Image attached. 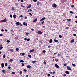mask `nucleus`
I'll return each instance as SVG.
<instances>
[{
    "instance_id": "nucleus-46",
    "label": "nucleus",
    "mask_w": 77,
    "mask_h": 77,
    "mask_svg": "<svg viewBox=\"0 0 77 77\" xmlns=\"http://www.w3.org/2000/svg\"><path fill=\"white\" fill-rule=\"evenodd\" d=\"M69 12L70 14H73V12L72 11H70Z\"/></svg>"
},
{
    "instance_id": "nucleus-25",
    "label": "nucleus",
    "mask_w": 77,
    "mask_h": 77,
    "mask_svg": "<svg viewBox=\"0 0 77 77\" xmlns=\"http://www.w3.org/2000/svg\"><path fill=\"white\" fill-rule=\"evenodd\" d=\"M42 52L43 53H45L46 52V51L45 50H43V51H42Z\"/></svg>"
},
{
    "instance_id": "nucleus-32",
    "label": "nucleus",
    "mask_w": 77,
    "mask_h": 77,
    "mask_svg": "<svg viewBox=\"0 0 77 77\" xmlns=\"http://www.w3.org/2000/svg\"><path fill=\"white\" fill-rule=\"evenodd\" d=\"M71 8H74V5H71Z\"/></svg>"
},
{
    "instance_id": "nucleus-61",
    "label": "nucleus",
    "mask_w": 77,
    "mask_h": 77,
    "mask_svg": "<svg viewBox=\"0 0 77 77\" xmlns=\"http://www.w3.org/2000/svg\"><path fill=\"white\" fill-rule=\"evenodd\" d=\"M5 32H8V30H7V29H5Z\"/></svg>"
},
{
    "instance_id": "nucleus-47",
    "label": "nucleus",
    "mask_w": 77,
    "mask_h": 77,
    "mask_svg": "<svg viewBox=\"0 0 77 77\" xmlns=\"http://www.w3.org/2000/svg\"><path fill=\"white\" fill-rule=\"evenodd\" d=\"M23 17L22 15H21L19 16V18H22Z\"/></svg>"
},
{
    "instance_id": "nucleus-26",
    "label": "nucleus",
    "mask_w": 77,
    "mask_h": 77,
    "mask_svg": "<svg viewBox=\"0 0 77 77\" xmlns=\"http://www.w3.org/2000/svg\"><path fill=\"white\" fill-rule=\"evenodd\" d=\"M28 57H29V58H31L32 57V56H31L30 54L28 55Z\"/></svg>"
},
{
    "instance_id": "nucleus-62",
    "label": "nucleus",
    "mask_w": 77,
    "mask_h": 77,
    "mask_svg": "<svg viewBox=\"0 0 77 77\" xmlns=\"http://www.w3.org/2000/svg\"><path fill=\"white\" fill-rule=\"evenodd\" d=\"M44 21H43L42 22V24H44Z\"/></svg>"
},
{
    "instance_id": "nucleus-52",
    "label": "nucleus",
    "mask_w": 77,
    "mask_h": 77,
    "mask_svg": "<svg viewBox=\"0 0 77 77\" xmlns=\"http://www.w3.org/2000/svg\"><path fill=\"white\" fill-rule=\"evenodd\" d=\"M22 71H20V74H22Z\"/></svg>"
},
{
    "instance_id": "nucleus-9",
    "label": "nucleus",
    "mask_w": 77,
    "mask_h": 77,
    "mask_svg": "<svg viewBox=\"0 0 77 77\" xmlns=\"http://www.w3.org/2000/svg\"><path fill=\"white\" fill-rule=\"evenodd\" d=\"M27 67L28 68L30 69L31 68V66L30 65H28L27 66Z\"/></svg>"
},
{
    "instance_id": "nucleus-63",
    "label": "nucleus",
    "mask_w": 77,
    "mask_h": 77,
    "mask_svg": "<svg viewBox=\"0 0 77 77\" xmlns=\"http://www.w3.org/2000/svg\"><path fill=\"white\" fill-rule=\"evenodd\" d=\"M8 69H11V66H9L8 67Z\"/></svg>"
},
{
    "instance_id": "nucleus-35",
    "label": "nucleus",
    "mask_w": 77,
    "mask_h": 77,
    "mask_svg": "<svg viewBox=\"0 0 77 77\" xmlns=\"http://www.w3.org/2000/svg\"><path fill=\"white\" fill-rule=\"evenodd\" d=\"M6 42L8 43H9V42H10V41H9V40H8Z\"/></svg>"
},
{
    "instance_id": "nucleus-48",
    "label": "nucleus",
    "mask_w": 77,
    "mask_h": 77,
    "mask_svg": "<svg viewBox=\"0 0 77 77\" xmlns=\"http://www.w3.org/2000/svg\"><path fill=\"white\" fill-rule=\"evenodd\" d=\"M39 42H40V43L41 44H42L43 42H42V41H40Z\"/></svg>"
},
{
    "instance_id": "nucleus-1",
    "label": "nucleus",
    "mask_w": 77,
    "mask_h": 77,
    "mask_svg": "<svg viewBox=\"0 0 77 77\" xmlns=\"http://www.w3.org/2000/svg\"><path fill=\"white\" fill-rule=\"evenodd\" d=\"M1 21L2 22V23L6 22V21H7V20L6 19V18H5V19L1 20Z\"/></svg>"
},
{
    "instance_id": "nucleus-40",
    "label": "nucleus",
    "mask_w": 77,
    "mask_h": 77,
    "mask_svg": "<svg viewBox=\"0 0 77 77\" xmlns=\"http://www.w3.org/2000/svg\"><path fill=\"white\" fill-rule=\"evenodd\" d=\"M23 71L24 72H27V70H26V69H24Z\"/></svg>"
},
{
    "instance_id": "nucleus-3",
    "label": "nucleus",
    "mask_w": 77,
    "mask_h": 77,
    "mask_svg": "<svg viewBox=\"0 0 77 77\" xmlns=\"http://www.w3.org/2000/svg\"><path fill=\"white\" fill-rule=\"evenodd\" d=\"M37 33L39 35H42V32L41 31H38L37 32Z\"/></svg>"
},
{
    "instance_id": "nucleus-17",
    "label": "nucleus",
    "mask_w": 77,
    "mask_h": 77,
    "mask_svg": "<svg viewBox=\"0 0 77 77\" xmlns=\"http://www.w3.org/2000/svg\"><path fill=\"white\" fill-rule=\"evenodd\" d=\"M2 72H3V73H5V72H6V70H2Z\"/></svg>"
},
{
    "instance_id": "nucleus-34",
    "label": "nucleus",
    "mask_w": 77,
    "mask_h": 77,
    "mask_svg": "<svg viewBox=\"0 0 77 77\" xmlns=\"http://www.w3.org/2000/svg\"><path fill=\"white\" fill-rule=\"evenodd\" d=\"M71 20L70 19H67V21H71Z\"/></svg>"
},
{
    "instance_id": "nucleus-44",
    "label": "nucleus",
    "mask_w": 77,
    "mask_h": 77,
    "mask_svg": "<svg viewBox=\"0 0 77 77\" xmlns=\"http://www.w3.org/2000/svg\"><path fill=\"white\" fill-rule=\"evenodd\" d=\"M20 62H24V60H20Z\"/></svg>"
},
{
    "instance_id": "nucleus-43",
    "label": "nucleus",
    "mask_w": 77,
    "mask_h": 77,
    "mask_svg": "<svg viewBox=\"0 0 77 77\" xmlns=\"http://www.w3.org/2000/svg\"><path fill=\"white\" fill-rule=\"evenodd\" d=\"M5 66H8V63H5Z\"/></svg>"
},
{
    "instance_id": "nucleus-11",
    "label": "nucleus",
    "mask_w": 77,
    "mask_h": 77,
    "mask_svg": "<svg viewBox=\"0 0 77 77\" xmlns=\"http://www.w3.org/2000/svg\"><path fill=\"white\" fill-rule=\"evenodd\" d=\"M35 51V50L34 49H32L30 51H29V53H32V52H33V51Z\"/></svg>"
},
{
    "instance_id": "nucleus-36",
    "label": "nucleus",
    "mask_w": 77,
    "mask_h": 77,
    "mask_svg": "<svg viewBox=\"0 0 77 77\" xmlns=\"http://www.w3.org/2000/svg\"><path fill=\"white\" fill-rule=\"evenodd\" d=\"M27 41L28 42H29V41H30V38H29L28 39H27Z\"/></svg>"
},
{
    "instance_id": "nucleus-49",
    "label": "nucleus",
    "mask_w": 77,
    "mask_h": 77,
    "mask_svg": "<svg viewBox=\"0 0 77 77\" xmlns=\"http://www.w3.org/2000/svg\"><path fill=\"white\" fill-rule=\"evenodd\" d=\"M55 73H56V72L54 71L52 73L53 75H54V74H55Z\"/></svg>"
},
{
    "instance_id": "nucleus-23",
    "label": "nucleus",
    "mask_w": 77,
    "mask_h": 77,
    "mask_svg": "<svg viewBox=\"0 0 77 77\" xmlns=\"http://www.w3.org/2000/svg\"><path fill=\"white\" fill-rule=\"evenodd\" d=\"M55 60L56 62H58V60H59L57 58H55Z\"/></svg>"
},
{
    "instance_id": "nucleus-50",
    "label": "nucleus",
    "mask_w": 77,
    "mask_h": 77,
    "mask_svg": "<svg viewBox=\"0 0 77 77\" xmlns=\"http://www.w3.org/2000/svg\"><path fill=\"white\" fill-rule=\"evenodd\" d=\"M66 74H64L63 75V77H66Z\"/></svg>"
},
{
    "instance_id": "nucleus-15",
    "label": "nucleus",
    "mask_w": 77,
    "mask_h": 77,
    "mask_svg": "<svg viewBox=\"0 0 77 77\" xmlns=\"http://www.w3.org/2000/svg\"><path fill=\"white\" fill-rule=\"evenodd\" d=\"M52 41H53V40H52V39H51L49 40V43H52Z\"/></svg>"
},
{
    "instance_id": "nucleus-16",
    "label": "nucleus",
    "mask_w": 77,
    "mask_h": 77,
    "mask_svg": "<svg viewBox=\"0 0 77 77\" xmlns=\"http://www.w3.org/2000/svg\"><path fill=\"white\" fill-rule=\"evenodd\" d=\"M74 42V39L70 41L71 43H72V42Z\"/></svg>"
},
{
    "instance_id": "nucleus-60",
    "label": "nucleus",
    "mask_w": 77,
    "mask_h": 77,
    "mask_svg": "<svg viewBox=\"0 0 77 77\" xmlns=\"http://www.w3.org/2000/svg\"><path fill=\"white\" fill-rule=\"evenodd\" d=\"M1 31H2V32H4V29H2L1 30Z\"/></svg>"
},
{
    "instance_id": "nucleus-12",
    "label": "nucleus",
    "mask_w": 77,
    "mask_h": 77,
    "mask_svg": "<svg viewBox=\"0 0 77 77\" xmlns=\"http://www.w3.org/2000/svg\"><path fill=\"white\" fill-rule=\"evenodd\" d=\"M39 5H40V2L39 1L37 2V6H39Z\"/></svg>"
},
{
    "instance_id": "nucleus-24",
    "label": "nucleus",
    "mask_w": 77,
    "mask_h": 77,
    "mask_svg": "<svg viewBox=\"0 0 77 77\" xmlns=\"http://www.w3.org/2000/svg\"><path fill=\"white\" fill-rule=\"evenodd\" d=\"M18 39V37H16L14 39Z\"/></svg>"
},
{
    "instance_id": "nucleus-20",
    "label": "nucleus",
    "mask_w": 77,
    "mask_h": 77,
    "mask_svg": "<svg viewBox=\"0 0 77 77\" xmlns=\"http://www.w3.org/2000/svg\"><path fill=\"white\" fill-rule=\"evenodd\" d=\"M54 41L56 42H58V40H57L54 39Z\"/></svg>"
},
{
    "instance_id": "nucleus-54",
    "label": "nucleus",
    "mask_w": 77,
    "mask_h": 77,
    "mask_svg": "<svg viewBox=\"0 0 77 77\" xmlns=\"http://www.w3.org/2000/svg\"><path fill=\"white\" fill-rule=\"evenodd\" d=\"M73 36H77V35H76L75 34H73Z\"/></svg>"
},
{
    "instance_id": "nucleus-51",
    "label": "nucleus",
    "mask_w": 77,
    "mask_h": 77,
    "mask_svg": "<svg viewBox=\"0 0 77 77\" xmlns=\"http://www.w3.org/2000/svg\"><path fill=\"white\" fill-rule=\"evenodd\" d=\"M48 77H50V74L49 73H48Z\"/></svg>"
},
{
    "instance_id": "nucleus-7",
    "label": "nucleus",
    "mask_w": 77,
    "mask_h": 77,
    "mask_svg": "<svg viewBox=\"0 0 77 77\" xmlns=\"http://www.w3.org/2000/svg\"><path fill=\"white\" fill-rule=\"evenodd\" d=\"M31 6H32V5H31V4H29V5L27 7V9H29V8H31Z\"/></svg>"
},
{
    "instance_id": "nucleus-28",
    "label": "nucleus",
    "mask_w": 77,
    "mask_h": 77,
    "mask_svg": "<svg viewBox=\"0 0 77 77\" xmlns=\"http://www.w3.org/2000/svg\"><path fill=\"white\" fill-rule=\"evenodd\" d=\"M72 65L73 66L75 67L76 66V65L74 64H72Z\"/></svg>"
},
{
    "instance_id": "nucleus-22",
    "label": "nucleus",
    "mask_w": 77,
    "mask_h": 77,
    "mask_svg": "<svg viewBox=\"0 0 77 77\" xmlns=\"http://www.w3.org/2000/svg\"><path fill=\"white\" fill-rule=\"evenodd\" d=\"M36 62H37V61L36 60L35 61H32V63H35Z\"/></svg>"
},
{
    "instance_id": "nucleus-33",
    "label": "nucleus",
    "mask_w": 77,
    "mask_h": 77,
    "mask_svg": "<svg viewBox=\"0 0 77 77\" xmlns=\"http://www.w3.org/2000/svg\"><path fill=\"white\" fill-rule=\"evenodd\" d=\"M69 28V27H66L65 28L66 30H68V28Z\"/></svg>"
},
{
    "instance_id": "nucleus-21",
    "label": "nucleus",
    "mask_w": 77,
    "mask_h": 77,
    "mask_svg": "<svg viewBox=\"0 0 77 77\" xmlns=\"http://www.w3.org/2000/svg\"><path fill=\"white\" fill-rule=\"evenodd\" d=\"M60 54H59H59H57L58 56H60V55H61V54H62L61 53V52H60Z\"/></svg>"
},
{
    "instance_id": "nucleus-64",
    "label": "nucleus",
    "mask_w": 77,
    "mask_h": 77,
    "mask_svg": "<svg viewBox=\"0 0 77 77\" xmlns=\"http://www.w3.org/2000/svg\"><path fill=\"white\" fill-rule=\"evenodd\" d=\"M12 74H15V72H12Z\"/></svg>"
},
{
    "instance_id": "nucleus-10",
    "label": "nucleus",
    "mask_w": 77,
    "mask_h": 77,
    "mask_svg": "<svg viewBox=\"0 0 77 77\" xmlns=\"http://www.w3.org/2000/svg\"><path fill=\"white\" fill-rule=\"evenodd\" d=\"M13 17L14 18V19H15V18H17V15L15 14H14L13 15Z\"/></svg>"
},
{
    "instance_id": "nucleus-13",
    "label": "nucleus",
    "mask_w": 77,
    "mask_h": 77,
    "mask_svg": "<svg viewBox=\"0 0 77 77\" xmlns=\"http://www.w3.org/2000/svg\"><path fill=\"white\" fill-rule=\"evenodd\" d=\"M38 20V19L37 18L35 19L33 21V23H35V22H36V21Z\"/></svg>"
},
{
    "instance_id": "nucleus-2",
    "label": "nucleus",
    "mask_w": 77,
    "mask_h": 77,
    "mask_svg": "<svg viewBox=\"0 0 77 77\" xmlns=\"http://www.w3.org/2000/svg\"><path fill=\"white\" fill-rule=\"evenodd\" d=\"M52 7H53V8H56L57 7V5H56V4L54 3L53 4Z\"/></svg>"
},
{
    "instance_id": "nucleus-39",
    "label": "nucleus",
    "mask_w": 77,
    "mask_h": 77,
    "mask_svg": "<svg viewBox=\"0 0 77 77\" xmlns=\"http://www.w3.org/2000/svg\"><path fill=\"white\" fill-rule=\"evenodd\" d=\"M60 38H62V35H60L59 36Z\"/></svg>"
},
{
    "instance_id": "nucleus-53",
    "label": "nucleus",
    "mask_w": 77,
    "mask_h": 77,
    "mask_svg": "<svg viewBox=\"0 0 77 77\" xmlns=\"http://www.w3.org/2000/svg\"><path fill=\"white\" fill-rule=\"evenodd\" d=\"M64 66H66L67 65V64L66 63H64L63 64Z\"/></svg>"
},
{
    "instance_id": "nucleus-41",
    "label": "nucleus",
    "mask_w": 77,
    "mask_h": 77,
    "mask_svg": "<svg viewBox=\"0 0 77 77\" xmlns=\"http://www.w3.org/2000/svg\"><path fill=\"white\" fill-rule=\"evenodd\" d=\"M3 47H0V50H2V49H3Z\"/></svg>"
},
{
    "instance_id": "nucleus-6",
    "label": "nucleus",
    "mask_w": 77,
    "mask_h": 77,
    "mask_svg": "<svg viewBox=\"0 0 77 77\" xmlns=\"http://www.w3.org/2000/svg\"><path fill=\"white\" fill-rule=\"evenodd\" d=\"M66 68L67 69H68V70H69L70 71H71V69L70 67L69 66H67Z\"/></svg>"
},
{
    "instance_id": "nucleus-5",
    "label": "nucleus",
    "mask_w": 77,
    "mask_h": 77,
    "mask_svg": "<svg viewBox=\"0 0 77 77\" xmlns=\"http://www.w3.org/2000/svg\"><path fill=\"white\" fill-rule=\"evenodd\" d=\"M45 19H46V18L45 17H43L40 20V21H43L44 20H45Z\"/></svg>"
},
{
    "instance_id": "nucleus-55",
    "label": "nucleus",
    "mask_w": 77,
    "mask_h": 77,
    "mask_svg": "<svg viewBox=\"0 0 77 77\" xmlns=\"http://www.w3.org/2000/svg\"><path fill=\"white\" fill-rule=\"evenodd\" d=\"M21 7H22V8H24V7H25V6H24L23 5H21Z\"/></svg>"
},
{
    "instance_id": "nucleus-56",
    "label": "nucleus",
    "mask_w": 77,
    "mask_h": 77,
    "mask_svg": "<svg viewBox=\"0 0 77 77\" xmlns=\"http://www.w3.org/2000/svg\"><path fill=\"white\" fill-rule=\"evenodd\" d=\"M20 26H23V24L21 23H20Z\"/></svg>"
},
{
    "instance_id": "nucleus-19",
    "label": "nucleus",
    "mask_w": 77,
    "mask_h": 77,
    "mask_svg": "<svg viewBox=\"0 0 77 77\" xmlns=\"http://www.w3.org/2000/svg\"><path fill=\"white\" fill-rule=\"evenodd\" d=\"M4 63H2L1 64V66L2 68H3V67H4Z\"/></svg>"
},
{
    "instance_id": "nucleus-59",
    "label": "nucleus",
    "mask_w": 77,
    "mask_h": 77,
    "mask_svg": "<svg viewBox=\"0 0 77 77\" xmlns=\"http://www.w3.org/2000/svg\"><path fill=\"white\" fill-rule=\"evenodd\" d=\"M10 17L11 18H12V14H10Z\"/></svg>"
},
{
    "instance_id": "nucleus-45",
    "label": "nucleus",
    "mask_w": 77,
    "mask_h": 77,
    "mask_svg": "<svg viewBox=\"0 0 77 77\" xmlns=\"http://www.w3.org/2000/svg\"><path fill=\"white\" fill-rule=\"evenodd\" d=\"M11 10L12 11H14V10H15V9H14V7H12V9H11Z\"/></svg>"
},
{
    "instance_id": "nucleus-31",
    "label": "nucleus",
    "mask_w": 77,
    "mask_h": 77,
    "mask_svg": "<svg viewBox=\"0 0 77 77\" xmlns=\"http://www.w3.org/2000/svg\"><path fill=\"white\" fill-rule=\"evenodd\" d=\"M43 63L44 65H46L47 63L46 61H44L43 62Z\"/></svg>"
},
{
    "instance_id": "nucleus-29",
    "label": "nucleus",
    "mask_w": 77,
    "mask_h": 77,
    "mask_svg": "<svg viewBox=\"0 0 77 77\" xmlns=\"http://www.w3.org/2000/svg\"><path fill=\"white\" fill-rule=\"evenodd\" d=\"M3 58H5L6 57V55H5V54H4L3 55Z\"/></svg>"
},
{
    "instance_id": "nucleus-38",
    "label": "nucleus",
    "mask_w": 77,
    "mask_h": 77,
    "mask_svg": "<svg viewBox=\"0 0 77 77\" xmlns=\"http://www.w3.org/2000/svg\"><path fill=\"white\" fill-rule=\"evenodd\" d=\"M33 2H36L37 1H38L37 0H32Z\"/></svg>"
},
{
    "instance_id": "nucleus-57",
    "label": "nucleus",
    "mask_w": 77,
    "mask_h": 77,
    "mask_svg": "<svg viewBox=\"0 0 77 77\" xmlns=\"http://www.w3.org/2000/svg\"><path fill=\"white\" fill-rule=\"evenodd\" d=\"M3 36V34H0V36Z\"/></svg>"
},
{
    "instance_id": "nucleus-8",
    "label": "nucleus",
    "mask_w": 77,
    "mask_h": 77,
    "mask_svg": "<svg viewBox=\"0 0 77 77\" xmlns=\"http://www.w3.org/2000/svg\"><path fill=\"white\" fill-rule=\"evenodd\" d=\"M55 67H56L57 68H59V65H58L57 64H55Z\"/></svg>"
},
{
    "instance_id": "nucleus-42",
    "label": "nucleus",
    "mask_w": 77,
    "mask_h": 77,
    "mask_svg": "<svg viewBox=\"0 0 77 77\" xmlns=\"http://www.w3.org/2000/svg\"><path fill=\"white\" fill-rule=\"evenodd\" d=\"M29 33L27 32V33H26V36H27V35H29Z\"/></svg>"
},
{
    "instance_id": "nucleus-18",
    "label": "nucleus",
    "mask_w": 77,
    "mask_h": 77,
    "mask_svg": "<svg viewBox=\"0 0 77 77\" xmlns=\"http://www.w3.org/2000/svg\"><path fill=\"white\" fill-rule=\"evenodd\" d=\"M9 61L10 62H13V61H14V60L11 59L9 60Z\"/></svg>"
},
{
    "instance_id": "nucleus-4",
    "label": "nucleus",
    "mask_w": 77,
    "mask_h": 77,
    "mask_svg": "<svg viewBox=\"0 0 77 77\" xmlns=\"http://www.w3.org/2000/svg\"><path fill=\"white\" fill-rule=\"evenodd\" d=\"M16 26H19L20 24V23L19 22H17L16 23Z\"/></svg>"
},
{
    "instance_id": "nucleus-27",
    "label": "nucleus",
    "mask_w": 77,
    "mask_h": 77,
    "mask_svg": "<svg viewBox=\"0 0 77 77\" xmlns=\"http://www.w3.org/2000/svg\"><path fill=\"white\" fill-rule=\"evenodd\" d=\"M16 51H18V50H19V48H16Z\"/></svg>"
},
{
    "instance_id": "nucleus-58",
    "label": "nucleus",
    "mask_w": 77,
    "mask_h": 77,
    "mask_svg": "<svg viewBox=\"0 0 77 77\" xmlns=\"http://www.w3.org/2000/svg\"><path fill=\"white\" fill-rule=\"evenodd\" d=\"M22 54L23 56H24V55H25V53H22Z\"/></svg>"
},
{
    "instance_id": "nucleus-14",
    "label": "nucleus",
    "mask_w": 77,
    "mask_h": 77,
    "mask_svg": "<svg viewBox=\"0 0 77 77\" xmlns=\"http://www.w3.org/2000/svg\"><path fill=\"white\" fill-rule=\"evenodd\" d=\"M65 73L66 74H69V72L68 71H66L65 72Z\"/></svg>"
},
{
    "instance_id": "nucleus-37",
    "label": "nucleus",
    "mask_w": 77,
    "mask_h": 77,
    "mask_svg": "<svg viewBox=\"0 0 77 77\" xmlns=\"http://www.w3.org/2000/svg\"><path fill=\"white\" fill-rule=\"evenodd\" d=\"M21 64H22V66H24V63H22Z\"/></svg>"
},
{
    "instance_id": "nucleus-30",
    "label": "nucleus",
    "mask_w": 77,
    "mask_h": 77,
    "mask_svg": "<svg viewBox=\"0 0 77 77\" xmlns=\"http://www.w3.org/2000/svg\"><path fill=\"white\" fill-rule=\"evenodd\" d=\"M29 15H30V16H33V15H32V14L30 13H29Z\"/></svg>"
}]
</instances>
